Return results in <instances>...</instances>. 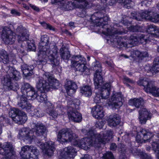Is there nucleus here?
Instances as JSON below:
<instances>
[{
    "label": "nucleus",
    "mask_w": 159,
    "mask_h": 159,
    "mask_svg": "<svg viewBox=\"0 0 159 159\" xmlns=\"http://www.w3.org/2000/svg\"><path fill=\"white\" fill-rule=\"evenodd\" d=\"M129 104L130 105L134 106L137 108L142 107L144 104V101L142 98H134L129 101Z\"/></svg>",
    "instance_id": "obj_32"
},
{
    "label": "nucleus",
    "mask_w": 159,
    "mask_h": 159,
    "mask_svg": "<svg viewBox=\"0 0 159 159\" xmlns=\"http://www.w3.org/2000/svg\"><path fill=\"white\" fill-rule=\"evenodd\" d=\"M49 39L47 35H43L41 38L39 43V53L38 56L43 59L47 57L52 64V66H56L58 65L59 61L56 57L57 49L54 45L50 44L49 46Z\"/></svg>",
    "instance_id": "obj_1"
},
{
    "label": "nucleus",
    "mask_w": 159,
    "mask_h": 159,
    "mask_svg": "<svg viewBox=\"0 0 159 159\" xmlns=\"http://www.w3.org/2000/svg\"><path fill=\"white\" fill-rule=\"evenodd\" d=\"M30 6L34 10L37 11H39V8L36 7V6L30 4Z\"/></svg>",
    "instance_id": "obj_63"
},
{
    "label": "nucleus",
    "mask_w": 159,
    "mask_h": 159,
    "mask_svg": "<svg viewBox=\"0 0 159 159\" xmlns=\"http://www.w3.org/2000/svg\"><path fill=\"white\" fill-rule=\"evenodd\" d=\"M102 84L101 85H99V87L98 88L95 89H98L101 88V93L100 94L102 99H107L109 98L110 95V91L111 88V85L110 83H106L105 84H102Z\"/></svg>",
    "instance_id": "obj_21"
},
{
    "label": "nucleus",
    "mask_w": 159,
    "mask_h": 159,
    "mask_svg": "<svg viewBox=\"0 0 159 159\" xmlns=\"http://www.w3.org/2000/svg\"><path fill=\"white\" fill-rule=\"evenodd\" d=\"M153 136V134L148 130L142 129L138 133L136 139L138 143L142 142L143 140L144 142H150L149 140Z\"/></svg>",
    "instance_id": "obj_18"
},
{
    "label": "nucleus",
    "mask_w": 159,
    "mask_h": 159,
    "mask_svg": "<svg viewBox=\"0 0 159 159\" xmlns=\"http://www.w3.org/2000/svg\"><path fill=\"white\" fill-rule=\"evenodd\" d=\"M34 129L35 135L32 130H29L26 128H23L20 130L18 137L24 141L27 140L31 142L33 139H35L36 136H42L46 131V127L42 124L38 123L35 125Z\"/></svg>",
    "instance_id": "obj_3"
},
{
    "label": "nucleus",
    "mask_w": 159,
    "mask_h": 159,
    "mask_svg": "<svg viewBox=\"0 0 159 159\" xmlns=\"http://www.w3.org/2000/svg\"><path fill=\"white\" fill-rule=\"evenodd\" d=\"M129 28L131 31L134 32H141L143 30L141 27L139 25L131 26Z\"/></svg>",
    "instance_id": "obj_45"
},
{
    "label": "nucleus",
    "mask_w": 159,
    "mask_h": 159,
    "mask_svg": "<svg viewBox=\"0 0 159 159\" xmlns=\"http://www.w3.org/2000/svg\"><path fill=\"white\" fill-rule=\"evenodd\" d=\"M108 125L111 127H115L119 125L120 122V117L116 114L110 116L108 119Z\"/></svg>",
    "instance_id": "obj_24"
},
{
    "label": "nucleus",
    "mask_w": 159,
    "mask_h": 159,
    "mask_svg": "<svg viewBox=\"0 0 159 159\" xmlns=\"http://www.w3.org/2000/svg\"><path fill=\"white\" fill-rule=\"evenodd\" d=\"M34 69V67L32 66V67L29 69V70H25L23 73L24 76L26 77H28L32 76L34 74L33 71Z\"/></svg>",
    "instance_id": "obj_47"
},
{
    "label": "nucleus",
    "mask_w": 159,
    "mask_h": 159,
    "mask_svg": "<svg viewBox=\"0 0 159 159\" xmlns=\"http://www.w3.org/2000/svg\"><path fill=\"white\" fill-rule=\"evenodd\" d=\"M71 61V66L75 68L77 71L82 72L85 75L89 74V70L84 63V59L81 56H75L72 57Z\"/></svg>",
    "instance_id": "obj_9"
},
{
    "label": "nucleus",
    "mask_w": 159,
    "mask_h": 159,
    "mask_svg": "<svg viewBox=\"0 0 159 159\" xmlns=\"http://www.w3.org/2000/svg\"><path fill=\"white\" fill-rule=\"evenodd\" d=\"M11 26H5L2 30L1 36L6 44H12L16 40V36L11 30Z\"/></svg>",
    "instance_id": "obj_13"
},
{
    "label": "nucleus",
    "mask_w": 159,
    "mask_h": 159,
    "mask_svg": "<svg viewBox=\"0 0 159 159\" xmlns=\"http://www.w3.org/2000/svg\"><path fill=\"white\" fill-rule=\"evenodd\" d=\"M17 105L19 107L23 109H25L28 111H30L32 107L31 104L28 102L26 97L24 95H22L20 97Z\"/></svg>",
    "instance_id": "obj_22"
},
{
    "label": "nucleus",
    "mask_w": 159,
    "mask_h": 159,
    "mask_svg": "<svg viewBox=\"0 0 159 159\" xmlns=\"http://www.w3.org/2000/svg\"><path fill=\"white\" fill-rule=\"evenodd\" d=\"M12 145L10 143H5L2 147H1L0 150V154L4 156H7L10 152L12 148Z\"/></svg>",
    "instance_id": "obj_31"
},
{
    "label": "nucleus",
    "mask_w": 159,
    "mask_h": 159,
    "mask_svg": "<svg viewBox=\"0 0 159 159\" xmlns=\"http://www.w3.org/2000/svg\"><path fill=\"white\" fill-rule=\"evenodd\" d=\"M11 78L13 80L17 81L21 78V76L20 72L16 69L13 68L11 71Z\"/></svg>",
    "instance_id": "obj_40"
},
{
    "label": "nucleus",
    "mask_w": 159,
    "mask_h": 159,
    "mask_svg": "<svg viewBox=\"0 0 159 159\" xmlns=\"http://www.w3.org/2000/svg\"><path fill=\"white\" fill-rule=\"evenodd\" d=\"M126 150V148L124 145H121L120 148L119 149V152L121 153H124Z\"/></svg>",
    "instance_id": "obj_57"
},
{
    "label": "nucleus",
    "mask_w": 159,
    "mask_h": 159,
    "mask_svg": "<svg viewBox=\"0 0 159 159\" xmlns=\"http://www.w3.org/2000/svg\"><path fill=\"white\" fill-rule=\"evenodd\" d=\"M131 17L137 20L145 19L149 20L152 22H157L158 14L151 10L146 11L141 14L134 12L131 13Z\"/></svg>",
    "instance_id": "obj_8"
},
{
    "label": "nucleus",
    "mask_w": 159,
    "mask_h": 159,
    "mask_svg": "<svg viewBox=\"0 0 159 159\" xmlns=\"http://www.w3.org/2000/svg\"><path fill=\"white\" fill-rule=\"evenodd\" d=\"M153 150L155 152L159 151V145L156 142H153L152 144Z\"/></svg>",
    "instance_id": "obj_51"
},
{
    "label": "nucleus",
    "mask_w": 159,
    "mask_h": 159,
    "mask_svg": "<svg viewBox=\"0 0 159 159\" xmlns=\"http://www.w3.org/2000/svg\"><path fill=\"white\" fill-rule=\"evenodd\" d=\"M123 100V96L121 93H115L111 96L109 104L116 108H119L122 106Z\"/></svg>",
    "instance_id": "obj_17"
},
{
    "label": "nucleus",
    "mask_w": 159,
    "mask_h": 159,
    "mask_svg": "<svg viewBox=\"0 0 159 159\" xmlns=\"http://www.w3.org/2000/svg\"><path fill=\"white\" fill-rule=\"evenodd\" d=\"M0 62L6 64L9 62L8 54L4 50H2L0 52Z\"/></svg>",
    "instance_id": "obj_35"
},
{
    "label": "nucleus",
    "mask_w": 159,
    "mask_h": 159,
    "mask_svg": "<svg viewBox=\"0 0 159 159\" xmlns=\"http://www.w3.org/2000/svg\"><path fill=\"white\" fill-rule=\"evenodd\" d=\"M139 119L141 124H145L147 120L151 118L149 112L146 108H143L139 111Z\"/></svg>",
    "instance_id": "obj_27"
},
{
    "label": "nucleus",
    "mask_w": 159,
    "mask_h": 159,
    "mask_svg": "<svg viewBox=\"0 0 159 159\" xmlns=\"http://www.w3.org/2000/svg\"><path fill=\"white\" fill-rule=\"evenodd\" d=\"M80 92L86 97L91 96L92 94L91 87L89 86L85 85L80 88Z\"/></svg>",
    "instance_id": "obj_37"
},
{
    "label": "nucleus",
    "mask_w": 159,
    "mask_h": 159,
    "mask_svg": "<svg viewBox=\"0 0 159 159\" xmlns=\"http://www.w3.org/2000/svg\"><path fill=\"white\" fill-rule=\"evenodd\" d=\"M11 78L9 75H7L2 80V83L3 85L7 86L9 89L15 90L16 89H14L13 87L14 85L11 84Z\"/></svg>",
    "instance_id": "obj_33"
},
{
    "label": "nucleus",
    "mask_w": 159,
    "mask_h": 159,
    "mask_svg": "<svg viewBox=\"0 0 159 159\" xmlns=\"http://www.w3.org/2000/svg\"><path fill=\"white\" fill-rule=\"evenodd\" d=\"M11 13L12 14L15 15L19 16L20 15V13L15 10H12L11 11Z\"/></svg>",
    "instance_id": "obj_58"
},
{
    "label": "nucleus",
    "mask_w": 159,
    "mask_h": 159,
    "mask_svg": "<svg viewBox=\"0 0 159 159\" xmlns=\"http://www.w3.org/2000/svg\"><path fill=\"white\" fill-rule=\"evenodd\" d=\"M103 109V107L99 105L94 107L92 110L93 116L98 119L102 118L104 115Z\"/></svg>",
    "instance_id": "obj_23"
},
{
    "label": "nucleus",
    "mask_w": 159,
    "mask_h": 159,
    "mask_svg": "<svg viewBox=\"0 0 159 159\" xmlns=\"http://www.w3.org/2000/svg\"><path fill=\"white\" fill-rule=\"evenodd\" d=\"M27 44L28 49L32 51H35L36 49L35 45L33 40H28Z\"/></svg>",
    "instance_id": "obj_44"
},
{
    "label": "nucleus",
    "mask_w": 159,
    "mask_h": 159,
    "mask_svg": "<svg viewBox=\"0 0 159 159\" xmlns=\"http://www.w3.org/2000/svg\"><path fill=\"white\" fill-rule=\"evenodd\" d=\"M138 38H139V42L142 43L146 42L148 40L151 39L150 36L142 34H138Z\"/></svg>",
    "instance_id": "obj_41"
},
{
    "label": "nucleus",
    "mask_w": 159,
    "mask_h": 159,
    "mask_svg": "<svg viewBox=\"0 0 159 159\" xmlns=\"http://www.w3.org/2000/svg\"><path fill=\"white\" fill-rule=\"evenodd\" d=\"M92 130H89L87 133L89 137H85L82 139L80 141L76 140L77 144L79 147L84 149H87L91 146L98 147V141L96 137L93 136L90 133Z\"/></svg>",
    "instance_id": "obj_6"
},
{
    "label": "nucleus",
    "mask_w": 159,
    "mask_h": 159,
    "mask_svg": "<svg viewBox=\"0 0 159 159\" xmlns=\"http://www.w3.org/2000/svg\"><path fill=\"white\" fill-rule=\"evenodd\" d=\"M154 65L152 69L153 70L155 73L159 72V57H156L154 60Z\"/></svg>",
    "instance_id": "obj_42"
},
{
    "label": "nucleus",
    "mask_w": 159,
    "mask_h": 159,
    "mask_svg": "<svg viewBox=\"0 0 159 159\" xmlns=\"http://www.w3.org/2000/svg\"><path fill=\"white\" fill-rule=\"evenodd\" d=\"M102 33L106 35L110 36L111 42L115 44H117L119 46L118 48H122L123 47H129V45L130 44L134 46L139 42L138 34H134L131 35L128 43H125L123 39L120 36L116 35L117 34H121L123 32L118 31L114 28H107L106 31H103Z\"/></svg>",
    "instance_id": "obj_2"
},
{
    "label": "nucleus",
    "mask_w": 159,
    "mask_h": 159,
    "mask_svg": "<svg viewBox=\"0 0 159 159\" xmlns=\"http://www.w3.org/2000/svg\"><path fill=\"white\" fill-rule=\"evenodd\" d=\"M46 104L48 107L46 109L47 113L52 118H57L58 116V113L56 110H54V106L49 102H47Z\"/></svg>",
    "instance_id": "obj_29"
},
{
    "label": "nucleus",
    "mask_w": 159,
    "mask_h": 159,
    "mask_svg": "<svg viewBox=\"0 0 159 159\" xmlns=\"http://www.w3.org/2000/svg\"><path fill=\"white\" fill-rule=\"evenodd\" d=\"M37 94L34 89L32 87L31 90L27 92V94H25L24 96L25 97L26 96L29 99H34L35 98Z\"/></svg>",
    "instance_id": "obj_39"
},
{
    "label": "nucleus",
    "mask_w": 159,
    "mask_h": 159,
    "mask_svg": "<svg viewBox=\"0 0 159 159\" xmlns=\"http://www.w3.org/2000/svg\"><path fill=\"white\" fill-rule=\"evenodd\" d=\"M66 89L67 94L71 96L76 92L77 86L75 82L69 80L67 81L66 84Z\"/></svg>",
    "instance_id": "obj_26"
},
{
    "label": "nucleus",
    "mask_w": 159,
    "mask_h": 159,
    "mask_svg": "<svg viewBox=\"0 0 159 159\" xmlns=\"http://www.w3.org/2000/svg\"><path fill=\"white\" fill-rule=\"evenodd\" d=\"M60 55L62 58L64 60H68L70 55L68 48L65 47L61 48L60 50Z\"/></svg>",
    "instance_id": "obj_36"
},
{
    "label": "nucleus",
    "mask_w": 159,
    "mask_h": 159,
    "mask_svg": "<svg viewBox=\"0 0 159 159\" xmlns=\"http://www.w3.org/2000/svg\"><path fill=\"white\" fill-rule=\"evenodd\" d=\"M102 100V99L100 94H97L94 98V102L96 103L101 102Z\"/></svg>",
    "instance_id": "obj_52"
},
{
    "label": "nucleus",
    "mask_w": 159,
    "mask_h": 159,
    "mask_svg": "<svg viewBox=\"0 0 159 159\" xmlns=\"http://www.w3.org/2000/svg\"><path fill=\"white\" fill-rule=\"evenodd\" d=\"M91 20L94 24V26H102V28L106 26L105 24L103 23L102 21L106 22L109 19L108 16L103 12L100 11L97 12L92 15L91 18Z\"/></svg>",
    "instance_id": "obj_12"
},
{
    "label": "nucleus",
    "mask_w": 159,
    "mask_h": 159,
    "mask_svg": "<svg viewBox=\"0 0 159 159\" xmlns=\"http://www.w3.org/2000/svg\"><path fill=\"white\" fill-rule=\"evenodd\" d=\"M9 114L13 120L19 125L25 123L27 120L26 114L18 109L13 108L11 109Z\"/></svg>",
    "instance_id": "obj_11"
},
{
    "label": "nucleus",
    "mask_w": 159,
    "mask_h": 159,
    "mask_svg": "<svg viewBox=\"0 0 159 159\" xmlns=\"http://www.w3.org/2000/svg\"><path fill=\"white\" fill-rule=\"evenodd\" d=\"M20 154V159H38L39 152L36 147L25 145L21 148Z\"/></svg>",
    "instance_id": "obj_7"
},
{
    "label": "nucleus",
    "mask_w": 159,
    "mask_h": 159,
    "mask_svg": "<svg viewBox=\"0 0 159 159\" xmlns=\"http://www.w3.org/2000/svg\"><path fill=\"white\" fill-rule=\"evenodd\" d=\"M37 144L42 149L43 152L48 156H52L56 149L54 143L52 141L44 143L39 141L37 142Z\"/></svg>",
    "instance_id": "obj_15"
},
{
    "label": "nucleus",
    "mask_w": 159,
    "mask_h": 159,
    "mask_svg": "<svg viewBox=\"0 0 159 159\" xmlns=\"http://www.w3.org/2000/svg\"><path fill=\"white\" fill-rule=\"evenodd\" d=\"M117 148V146L116 144L115 143H112L111 144L110 149L112 151H115L116 150Z\"/></svg>",
    "instance_id": "obj_56"
},
{
    "label": "nucleus",
    "mask_w": 159,
    "mask_h": 159,
    "mask_svg": "<svg viewBox=\"0 0 159 159\" xmlns=\"http://www.w3.org/2000/svg\"><path fill=\"white\" fill-rule=\"evenodd\" d=\"M101 65L99 62L96 61L94 67V70H96V72L94 75V84L96 88L99 87V85H101L103 82V78L102 76V70H101Z\"/></svg>",
    "instance_id": "obj_16"
},
{
    "label": "nucleus",
    "mask_w": 159,
    "mask_h": 159,
    "mask_svg": "<svg viewBox=\"0 0 159 159\" xmlns=\"http://www.w3.org/2000/svg\"><path fill=\"white\" fill-rule=\"evenodd\" d=\"M131 2L132 0H122L121 3L125 5L130 3Z\"/></svg>",
    "instance_id": "obj_60"
},
{
    "label": "nucleus",
    "mask_w": 159,
    "mask_h": 159,
    "mask_svg": "<svg viewBox=\"0 0 159 159\" xmlns=\"http://www.w3.org/2000/svg\"><path fill=\"white\" fill-rule=\"evenodd\" d=\"M124 81L126 82L131 83H134V81L131 80V79H129L128 78L125 77H124Z\"/></svg>",
    "instance_id": "obj_59"
},
{
    "label": "nucleus",
    "mask_w": 159,
    "mask_h": 159,
    "mask_svg": "<svg viewBox=\"0 0 159 159\" xmlns=\"http://www.w3.org/2000/svg\"><path fill=\"white\" fill-rule=\"evenodd\" d=\"M78 136L68 129H63L60 130L57 134V140L61 143L72 141L77 138Z\"/></svg>",
    "instance_id": "obj_10"
},
{
    "label": "nucleus",
    "mask_w": 159,
    "mask_h": 159,
    "mask_svg": "<svg viewBox=\"0 0 159 159\" xmlns=\"http://www.w3.org/2000/svg\"><path fill=\"white\" fill-rule=\"evenodd\" d=\"M40 24L44 28L46 29H48L50 30H55L54 28L53 27L52 25H50L44 22H40Z\"/></svg>",
    "instance_id": "obj_49"
},
{
    "label": "nucleus",
    "mask_w": 159,
    "mask_h": 159,
    "mask_svg": "<svg viewBox=\"0 0 159 159\" xmlns=\"http://www.w3.org/2000/svg\"><path fill=\"white\" fill-rule=\"evenodd\" d=\"M101 2L105 5L113 6L116 3V0H101Z\"/></svg>",
    "instance_id": "obj_48"
},
{
    "label": "nucleus",
    "mask_w": 159,
    "mask_h": 159,
    "mask_svg": "<svg viewBox=\"0 0 159 159\" xmlns=\"http://www.w3.org/2000/svg\"><path fill=\"white\" fill-rule=\"evenodd\" d=\"M31 86L29 84L27 83H23L22 84L21 91L24 95L25 94H27V92L31 89Z\"/></svg>",
    "instance_id": "obj_38"
},
{
    "label": "nucleus",
    "mask_w": 159,
    "mask_h": 159,
    "mask_svg": "<svg viewBox=\"0 0 159 159\" xmlns=\"http://www.w3.org/2000/svg\"><path fill=\"white\" fill-rule=\"evenodd\" d=\"M135 55L138 57L140 58V56L141 54V52L139 51H135L134 52Z\"/></svg>",
    "instance_id": "obj_62"
},
{
    "label": "nucleus",
    "mask_w": 159,
    "mask_h": 159,
    "mask_svg": "<svg viewBox=\"0 0 159 159\" xmlns=\"http://www.w3.org/2000/svg\"><path fill=\"white\" fill-rule=\"evenodd\" d=\"M130 151L134 156H138L141 159H152L150 156L138 150L135 148H131Z\"/></svg>",
    "instance_id": "obj_28"
},
{
    "label": "nucleus",
    "mask_w": 159,
    "mask_h": 159,
    "mask_svg": "<svg viewBox=\"0 0 159 159\" xmlns=\"http://www.w3.org/2000/svg\"><path fill=\"white\" fill-rule=\"evenodd\" d=\"M147 32L150 34L149 36L157 37H159V28L155 25H150L148 26Z\"/></svg>",
    "instance_id": "obj_30"
},
{
    "label": "nucleus",
    "mask_w": 159,
    "mask_h": 159,
    "mask_svg": "<svg viewBox=\"0 0 159 159\" xmlns=\"http://www.w3.org/2000/svg\"><path fill=\"white\" fill-rule=\"evenodd\" d=\"M32 66H29L27 64H23L21 66V69L23 73L24 72V70H29Z\"/></svg>",
    "instance_id": "obj_53"
},
{
    "label": "nucleus",
    "mask_w": 159,
    "mask_h": 159,
    "mask_svg": "<svg viewBox=\"0 0 159 159\" xmlns=\"http://www.w3.org/2000/svg\"><path fill=\"white\" fill-rule=\"evenodd\" d=\"M90 133L93 136L96 137L98 144L106 143L112 137L113 132L110 130L106 132H101L99 134H96L94 131H91Z\"/></svg>",
    "instance_id": "obj_14"
},
{
    "label": "nucleus",
    "mask_w": 159,
    "mask_h": 159,
    "mask_svg": "<svg viewBox=\"0 0 159 159\" xmlns=\"http://www.w3.org/2000/svg\"><path fill=\"white\" fill-rule=\"evenodd\" d=\"M104 122L101 121H98L95 124V126L97 128L99 129L102 128L104 125Z\"/></svg>",
    "instance_id": "obj_54"
},
{
    "label": "nucleus",
    "mask_w": 159,
    "mask_h": 159,
    "mask_svg": "<svg viewBox=\"0 0 159 159\" xmlns=\"http://www.w3.org/2000/svg\"><path fill=\"white\" fill-rule=\"evenodd\" d=\"M140 85L144 86V89L146 92L151 94L155 87L151 81H149L144 79L141 80Z\"/></svg>",
    "instance_id": "obj_25"
},
{
    "label": "nucleus",
    "mask_w": 159,
    "mask_h": 159,
    "mask_svg": "<svg viewBox=\"0 0 159 159\" xmlns=\"http://www.w3.org/2000/svg\"><path fill=\"white\" fill-rule=\"evenodd\" d=\"M35 98H36L39 102H45L47 100V95L44 92H43L40 95H38L37 94Z\"/></svg>",
    "instance_id": "obj_43"
},
{
    "label": "nucleus",
    "mask_w": 159,
    "mask_h": 159,
    "mask_svg": "<svg viewBox=\"0 0 159 159\" xmlns=\"http://www.w3.org/2000/svg\"><path fill=\"white\" fill-rule=\"evenodd\" d=\"M152 94L155 97H159V88L155 86Z\"/></svg>",
    "instance_id": "obj_50"
},
{
    "label": "nucleus",
    "mask_w": 159,
    "mask_h": 159,
    "mask_svg": "<svg viewBox=\"0 0 159 159\" xmlns=\"http://www.w3.org/2000/svg\"><path fill=\"white\" fill-rule=\"evenodd\" d=\"M59 85L58 81L49 72H45L42 76L38 78L36 84L37 89L43 91H48L50 88L57 89Z\"/></svg>",
    "instance_id": "obj_4"
},
{
    "label": "nucleus",
    "mask_w": 159,
    "mask_h": 159,
    "mask_svg": "<svg viewBox=\"0 0 159 159\" xmlns=\"http://www.w3.org/2000/svg\"><path fill=\"white\" fill-rule=\"evenodd\" d=\"M81 159H90L89 156L88 155H85Z\"/></svg>",
    "instance_id": "obj_64"
},
{
    "label": "nucleus",
    "mask_w": 159,
    "mask_h": 159,
    "mask_svg": "<svg viewBox=\"0 0 159 159\" xmlns=\"http://www.w3.org/2000/svg\"><path fill=\"white\" fill-rule=\"evenodd\" d=\"M35 115L36 116L39 117H42L43 116V114L41 111L38 110H37L36 111H35Z\"/></svg>",
    "instance_id": "obj_55"
},
{
    "label": "nucleus",
    "mask_w": 159,
    "mask_h": 159,
    "mask_svg": "<svg viewBox=\"0 0 159 159\" xmlns=\"http://www.w3.org/2000/svg\"><path fill=\"white\" fill-rule=\"evenodd\" d=\"M43 0L44 2H46L48 0ZM63 1L64 0H51V3L52 4H55L58 2H60L61 8L63 9H66V10L70 9L69 7V6L70 4H72V3H70L68 2L66 3H64L63 2H63Z\"/></svg>",
    "instance_id": "obj_34"
},
{
    "label": "nucleus",
    "mask_w": 159,
    "mask_h": 159,
    "mask_svg": "<svg viewBox=\"0 0 159 159\" xmlns=\"http://www.w3.org/2000/svg\"><path fill=\"white\" fill-rule=\"evenodd\" d=\"M140 58L146 57L148 56V53L147 52H141Z\"/></svg>",
    "instance_id": "obj_61"
},
{
    "label": "nucleus",
    "mask_w": 159,
    "mask_h": 159,
    "mask_svg": "<svg viewBox=\"0 0 159 159\" xmlns=\"http://www.w3.org/2000/svg\"><path fill=\"white\" fill-rule=\"evenodd\" d=\"M64 154L62 157L64 159H74L76 155V149L72 146L65 148L64 149Z\"/></svg>",
    "instance_id": "obj_20"
},
{
    "label": "nucleus",
    "mask_w": 159,
    "mask_h": 159,
    "mask_svg": "<svg viewBox=\"0 0 159 159\" xmlns=\"http://www.w3.org/2000/svg\"><path fill=\"white\" fill-rule=\"evenodd\" d=\"M80 101L75 99L74 101L68 100L67 102V114L69 118L74 122H79L82 118L81 114L78 111L79 108Z\"/></svg>",
    "instance_id": "obj_5"
},
{
    "label": "nucleus",
    "mask_w": 159,
    "mask_h": 159,
    "mask_svg": "<svg viewBox=\"0 0 159 159\" xmlns=\"http://www.w3.org/2000/svg\"><path fill=\"white\" fill-rule=\"evenodd\" d=\"M16 32L19 34L17 35V40L19 43L26 40L28 38L29 34L26 29L22 25L18 27Z\"/></svg>",
    "instance_id": "obj_19"
},
{
    "label": "nucleus",
    "mask_w": 159,
    "mask_h": 159,
    "mask_svg": "<svg viewBox=\"0 0 159 159\" xmlns=\"http://www.w3.org/2000/svg\"><path fill=\"white\" fill-rule=\"evenodd\" d=\"M102 159H115L113 154L111 152H108L103 154Z\"/></svg>",
    "instance_id": "obj_46"
}]
</instances>
